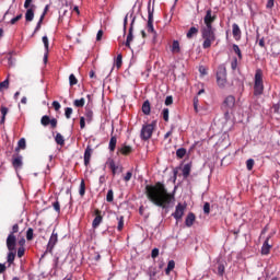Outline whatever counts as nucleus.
<instances>
[{"label":"nucleus","instance_id":"nucleus-1","mask_svg":"<svg viewBox=\"0 0 280 280\" xmlns=\"http://www.w3.org/2000/svg\"><path fill=\"white\" fill-rule=\"evenodd\" d=\"M144 194L149 202H152L155 207H160V209H167L176 200L174 194L167 191V187L161 182H156L154 185H147Z\"/></svg>","mask_w":280,"mask_h":280},{"label":"nucleus","instance_id":"nucleus-2","mask_svg":"<svg viewBox=\"0 0 280 280\" xmlns=\"http://www.w3.org/2000/svg\"><path fill=\"white\" fill-rule=\"evenodd\" d=\"M16 233H19V223H15L12 226V231L9 233L7 237V264L8 268H10L14 264V259H16Z\"/></svg>","mask_w":280,"mask_h":280},{"label":"nucleus","instance_id":"nucleus-3","mask_svg":"<svg viewBox=\"0 0 280 280\" xmlns=\"http://www.w3.org/2000/svg\"><path fill=\"white\" fill-rule=\"evenodd\" d=\"M201 36L203 38V49H209L215 43V28L201 27Z\"/></svg>","mask_w":280,"mask_h":280},{"label":"nucleus","instance_id":"nucleus-4","mask_svg":"<svg viewBox=\"0 0 280 280\" xmlns=\"http://www.w3.org/2000/svg\"><path fill=\"white\" fill-rule=\"evenodd\" d=\"M254 95H264V70L256 69L254 77Z\"/></svg>","mask_w":280,"mask_h":280},{"label":"nucleus","instance_id":"nucleus-5","mask_svg":"<svg viewBox=\"0 0 280 280\" xmlns=\"http://www.w3.org/2000/svg\"><path fill=\"white\" fill-rule=\"evenodd\" d=\"M147 32L152 34L153 43H156V31L154 30V9L148 7V23H147Z\"/></svg>","mask_w":280,"mask_h":280},{"label":"nucleus","instance_id":"nucleus-6","mask_svg":"<svg viewBox=\"0 0 280 280\" xmlns=\"http://www.w3.org/2000/svg\"><path fill=\"white\" fill-rule=\"evenodd\" d=\"M154 128H156V121L143 125L140 131V139L142 141H149V139H152V135L154 133Z\"/></svg>","mask_w":280,"mask_h":280},{"label":"nucleus","instance_id":"nucleus-7","mask_svg":"<svg viewBox=\"0 0 280 280\" xmlns=\"http://www.w3.org/2000/svg\"><path fill=\"white\" fill-rule=\"evenodd\" d=\"M222 110L225 113V115H229L233 108H235V96L229 95L225 97L221 105Z\"/></svg>","mask_w":280,"mask_h":280},{"label":"nucleus","instance_id":"nucleus-8","mask_svg":"<svg viewBox=\"0 0 280 280\" xmlns=\"http://www.w3.org/2000/svg\"><path fill=\"white\" fill-rule=\"evenodd\" d=\"M217 84L224 89L226 86V67L220 66L217 71Z\"/></svg>","mask_w":280,"mask_h":280},{"label":"nucleus","instance_id":"nucleus-9","mask_svg":"<svg viewBox=\"0 0 280 280\" xmlns=\"http://www.w3.org/2000/svg\"><path fill=\"white\" fill-rule=\"evenodd\" d=\"M106 165H108L113 176H117V174H121L124 172V166H121L120 164H116L115 160L113 159H108Z\"/></svg>","mask_w":280,"mask_h":280},{"label":"nucleus","instance_id":"nucleus-10","mask_svg":"<svg viewBox=\"0 0 280 280\" xmlns=\"http://www.w3.org/2000/svg\"><path fill=\"white\" fill-rule=\"evenodd\" d=\"M187 209L186 205L177 203L175 208V212L172 213V215L176 219V221L183 220V215H185V210Z\"/></svg>","mask_w":280,"mask_h":280},{"label":"nucleus","instance_id":"nucleus-11","mask_svg":"<svg viewBox=\"0 0 280 280\" xmlns=\"http://www.w3.org/2000/svg\"><path fill=\"white\" fill-rule=\"evenodd\" d=\"M40 124H42V126H45V127L50 126V128H52V130L58 128V119L49 118V116H47V115L42 117Z\"/></svg>","mask_w":280,"mask_h":280},{"label":"nucleus","instance_id":"nucleus-12","mask_svg":"<svg viewBox=\"0 0 280 280\" xmlns=\"http://www.w3.org/2000/svg\"><path fill=\"white\" fill-rule=\"evenodd\" d=\"M215 19L218 18L215 15H212V11L208 10L203 18V23L206 25L203 27L213 28V23H215Z\"/></svg>","mask_w":280,"mask_h":280},{"label":"nucleus","instance_id":"nucleus-13","mask_svg":"<svg viewBox=\"0 0 280 280\" xmlns=\"http://www.w3.org/2000/svg\"><path fill=\"white\" fill-rule=\"evenodd\" d=\"M56 244H58V233L54 230L47 244V253H54Z\"/></svg>","mask_w":280,"mask_h":280},{"label":"nucleus","instance_id":"nucleus-14","mask_svg":"<svg viewBox=\"0 0 280 280\" xmlns=\"http://www.w3.org/2000/svg\"><path fill=\"white\" fill-rule=\"evenodd\" d=\"M94 214H95V218L92 222V226L94 229H97V226H100L102 224L104 217H102V210H100V209L94 210Z\"/></svg>","mask_w":280,"mask_h":280},{"label":"nucleus","instance_id":"nucleus-15","mask_svg":"<svg viewBox=\"0 0 280 280\" xmlns=\"http://www.w3.org/2000/svg\"><path fill=\"white\" fill-rule=\"evenodd\" d=\"M272 237V235H269L261 247V255H270V250L272 249V244H270V238Z\"/></svg>","mask_w":280,"mask_h":280},{"label":"nucleus","instance_id":"nucleus-16","mask_svg":"<svg viewBox=\"0 0 280 280\" xmlns=\"http://www.w3.org/2000/svg\"><path fill=\"white\" fill-rule=\"evenodd\" d=\"M12 165L14 170H21L23 167V155L14 154L12 156Z\"/></svg>","mask_w":280,"mask_h":280},{"label":"nucleus","instance_id":"nucleus-17","mask_svg":"<svg viewBox=\"0 0 280 280\" xmlns=\"http://www.w3.org/2000/svg\"><path fill=\"white\" fill-rule=\"evenodd\" d=\"M135 30V19L132 20L130 27H129V33L127 35V39H126V47H128V49H130V44L132 43L135 36L132 35V32Z\"/></svg>","mask_w":280,"mask_h":280},{"label":"nucleus","instance_id":"nucleus-18","mask_svg":"<svg viewBox=\"0 0 280 280\" xmlns=\"http://www.w3.org/2000/svg\"><path fill=\"white\" fill-rule=\"evenodd\" d=\"M93 155V149L91 145H88L84 152V165L85 167H89L91 163V156Z\"/></svg>","mask_w":280,"mask_h":280},{"label":"nucleus","instance_id":"nucleus-19","mask_svg":"<svg viewBox=\"0 0 280 280\" xmlns=\"http://www.w3.org/2000/svg\"><path fill=\"white\" fill-rule=\"evenodd\" d=\"M232 34L235 40H240V38H242V30L240 28V25H237V23H234L232 25Z\"/></svg>","mask_w":280,"mask_h":280},{"label":"nucleus","instance_id":"nucleus-20","mask_svg":"<svg viewBox=\"0 0 280 280\" xmlns=\"http://www.w3.org/2000/svg\"><path fill=\"white\" fill-rule=\"evenodd\" d=\"M194 222H196V214L194 212H189L186 217L185 224L188 228L194 226Z\"/></svg>","mask_w":280,"mask_h":280},{"label":"nucleus","instance_id":"nucleus-21","mask_svg":"<svg viewBox=\"0 0 280 280\" xmlns=\"http://www.w3.org/2000/svg\"><path fill=\"white\" fill-rule=\"evenodd\" d=\"M118 152H120V154L124 156H128V154H132V147L124 144L120 149H118Z\"/></svg>","mask_w":280,"mask_h":280},{"label":"nucleus","instance_id":"nucleus-22","mask_svg":"<svg viewBox=\"0 0 280 280\" xmlns=\"http://www.w3.org/2000/svg\"><path fill=\"white\" fill-rule=\"evenodd\" d=\"M142 113L143 115H150L152 113V107L150 106V101H144L142 104Z\"/></svg>","mask_w":280,"mask_h":280},{"label":"nucleus","instance_id":"nucleus-23","mask_svg":"<svg viewBox=\"0 0 280 280\" xmlns=\"http://www.w3.org/2000/svg\"><path fill=\"white\" fill-rule=\"evenodd\" d=\"M25 21L27 23H32V21H34V8H30V9L26 10Z\"/></svg>","mask_w":280,"mask_h":280},{"label":"nucleus","instance_id":"nucleus-24","mask_svg":"<svg viewBox=\"0 0 280 280\" xmlns=\"http://www.w3.org/2000/svg\"><path fill=\"white\" fill-rule=\"evenodd\" d=\"M47 14V7L45 8V11L43 12V14L39 18V21L37 22V25L35 27L34 34H36V32H38L43 25V21H45V15Z\"/></svg>","mask_w":280,"mask_h":280},{"label":"nucleus","instance_id":"nucleus-25","mask_svg":"<svg viewBox=\"0 0 280 280\" xmlns=\"http://www.w3.org/2000/svg\"><path fill=\"white\" fill-rule=\"evenodd\" d=\"M171 51L172 54H180V43H178V40H173Z\"/></svg>","mask_w":280,"mask_h":280},{"label":"nucleus","instance_id":"nucleus-26","mask_svg":"<svg viewBox=\"0 0 280 280\" xmlns=\"http://www.w3.org/2000/svg\"><path fill=\"white\" fill-rule=\"evenodd\" d=\"M156 275H159V270H156V267H149L148 276L150 277V280L156 279Z\"/></svg>","mask_w":280,"mask_h":280},{"label":"nucleus","instance_id":"nucleus-27","mask_svg":"<svg viewBox=\"0 0 280 280\" xmlns=\"http://www.w3.org/2000/svg\"><path fill=\"white\" fill-rule=\"evenodd\" d=\"M0 113H1V115H2V116H1V119H0V124H1V126H3V124H5V115H8V113H9L8 107L1 106Z\"/></svg>","mask_w":280,"mask_h":280},{"label":"nucleus","instance_id":"nucleus-28","mask_svg":"<svg viewBox=\"0 0 280 280\" xmlns=\"http://www.w3.org/2000/svg\"><path fill=\"white\" fill-rule=\"evenodd\" d=\"M187 38L191 39L194 36H198V28L196 26H191L186 34Z\"/></svg>","mask_w":280,"mask_h":280},{"label":"nucleus","instance_id":"nucleus-29","mask_svg":"<svg viewBox=\"0 0 280 280\" xmlns=\"http://www.w3.org/2000/svg\"><path fill=\"white\" fill-rule=\"evenodd\" d=\"M189 174H191V164H185L184 167H183L184 178H188Z\"/></svg>","mask_w":280,"mask_h":280},{"label":"nucleus","instance_id":"nucleus-30","mask_svg":"<svg viewBox=\"0 0 280 280\" xmlns=\"http://www.w3.org/2000/svg\"><path fill=\"white\" fill-rule=\"evenodd\" d=\"M85 118L88 124H91V121H93V109L89 107L85 108Z\"/></svg>","mask_w":280,"mask_h":280},{"label":"nucleus","instance_id":"nucleus-31","mask_svg":"<svg viewBox=\"0 0 280 280\" xmlns=\"http://www.w3.org/2000/svg\"><path fill=\"white\" fill-rule=\"evenodd\" d=\"M174 268H176V262L174 260H170L165 269V275H170Z\"/></svg>","mask_w":280,"mask_h":280},{"label":"nucleus","instance_id":"nucleus-32","mask_svg":"<svg viewBox=\"0 0 280 280\" xmlns=\"http://www.w3.org/2000/svg\"><path fill=\"white\" fill-rule=\"evenodd\" d=\"M25 148H26L25 138H22L18 142V148L15 149V152H20V150H25Z\"/></svg>","mask_w":280,"mask_h":280},{"label":"nucleus","instance_id":"nucleus-33","mask_svg":"<svg viewBox=\"0 0 280 280\" xmlns=\"http://www.w3.org/2000/svg\"><path fill=\"white\" fill-rule=\"evenodd\" d=\"M186 154H187V149H185V148H179L176 151L177 159H185Z\"/></svg>","mask_w":280,"mask_h":280},{"label":"nucleus","instance_id":"nucleus-34","mask_svg":"<svg viewBox=\"0 0 280 280\" xmlns=\"http://www.w3.org/2000/svg\"><path fill=\"white\" fill-rule=\"evenodd\" d=\"M85 103L86 101L84 98L74 100L73 106H75V108H84Z\"/></svg>","mask_w":280,"mask_h":280},{"label":"nucleus","instance_id":"nucleus-35","mask_svg":"<svg viewBox=\"0 0 280 280\" xmlns=\"http://www.w3.org/2000/svg\"><path fill=\"white\" fill-rule=\"evenodd\" d=\"M117 148V137L112 136L109 140V150L113 152Z\"/></svg>","mask_w":280,"mask_h":280},{"label":"nucleus","instance_id":"nucleus-36","mask_svg":"<svg viewBox=\"0 0 280 280\" xmlns=\"http://www.w3.org/2000/svg\"><path fill=\"white\" fill-rule=\"evenodd\" d=\"M55 141L57 145H65V137H62L60 133L56 135Z\"/></svg>","mask_w":280,"mask_h":280},{"label":"nucleus","instance_id":"nucleus-37","mask_svg":"<svg viewBox=\"0 0 280 280\" xmlns=\"http://www.w3.org/2000/svg\"><path fill=\"white\" fill-rule=\"evenodd\" d=\"M122 60H124V56H121V54L117 55L115 60V65L117 69H121Z\"/></svg>","mask_w":280,"mask_h":280},{"label":"nucleus","instance_id":"nucleus-38","mask_svg":"<svg viewBox=\"0 0 280 280\" xmlns=\"http://www.w3.org/2000/svg\"><path fill=\"white\" fill-rule=\"evenodd\" d=\"M114 200H115V192L113 191V189H109L106 195V201L113 202Z\"/></svg>","mask_w":280,"mask_h":280},{"label":"nucleus","instance_id":"nucleus-39","mask_svg":"<svg viewBox=\"0 0 280 280\" xmlns=\"http://www.w3.org/2000/svg\"><path fill=\"white\" fill-rule=\"evenodd\" d=\"M26 240L27 242H32L34 240V229L28 228L26 231Z\"/></svg>","mask_w":280,"mask_h":280},{"label":"nucleus","instance_id":"nucleus-40","mask_svg":"<svg viewBox=\"0 0 280 280\" xmlns=\"http://www.w3.org/2000/svg\"><path fill=\"white\" fill-rule=\"evenodd\" d=\"M16 255H18L19 259L24 257L25 256V247L19 246V248L16 249L15 257H16Z\"/></svg>","mask_w":280,"mask_h":280},{"label":"nucleus","instance_id":"nucleus-41","mask_svg":"<svg viewBox=\"0 0 280 280\" xmlns=\"http://www.w3.org/2000/svg\"><path fill=\"white\" fill-rule=\"evenodd\" d=\"M79 194L80 196H84V194H86V184L84 183V179L81 180Z\"/></svg>","mask_w":280,"mask_h":280},{"label":"nucleus","instance_id":"nucleus-42","mask_svg":"<svg viewBox=\"0 0 280 280\" xmlns=\"http://www.w3.org/2000/svg\"><path fill=\"white\" fill-rule=\"evenodd\" d=\"M233 51L237 55L238 60H242V50L240 49V46H237V44L233 45Z\"/></svg>","mask_w":280,"mask_h":280},{"label":"nucleus","instance_id":"nucleus-43","mask_svg":"<svg viewBox=\"0 0 280 280\" xmlns=\"http://www.w3.org/2000/svg\"><path fill=\"white\" fill-rule=\"evenodd\" d=\"M246 167H247L248 172H252L253 167H255V160H253V159L247 160Z\"/></svg>","mask_w":280,"mask_h":280},{"label":"nucleus","instance_id":"nucleus-44","mask_svg":"<svg viewBox=\"0 0 280 280\" xmlns=\"http://www.w3.org/2000/svg\"><path fill=\"white\" fill-rule=\"evenodd\" d=\"M69 83H70V86H75V84H78V78H75V74L69 75Z\"/></svg>","mask_w":280,"mask_h":280},{"label":"nucleus","instance_id":"nucleus-45","mask_svg":"<svg viewBox=\"0 0 280 280\" xmlns=\"http://www.w3.org/2000/svg\"><path fill=\"white\" fill-rule=\"evenodd\" d=\"M224 271H225V267H224V265L223 264H219L218 265V275H219V277H224Z\"/></svg>","mask_w":280,"mask_h":280},{"label":"nucleus","instance_id":"nucleus-46","mask_svg":"<svg viewBox=\"0 0 280 280\" xmlns=\"http://www.w3.org/2000/svg\"><path fill=\"white\" fill-rule=\"evenodd\" d=\"M162 116H163L164 121H170V109L168 108H164L162 110Z\"/></svg>","mask_w":280,"mask_h":280},{"label":"nucleus","instance_id":"nucleus-47","mask_svg":"<svg viewBox=\"0 0 280 280\" xmlns=\"http://www.w3.org/2000/svg\"><path fill=\"white\" fill-rule=\"evenodd\" d=\"M23 19V14L20 13L19 15H16L15 18L11 19L10 24L11 25H15L16 23H19V21H21Z\"/></svg>","mask_w":280,"mask_h":280},{"label":"nucleus","instance_id":"nucleus-48","mask_svg":"<svg viewBox=\"0 0 280 280\" xmlns=\"http://www.w3.org/2000/svg\"><path fill=\"white\" fill-rule=\"evenodd\" d=\"M71 115H73V108L66 107L65 108V117H66V119H69L71 117Z\"/></svg>","mask_w":280,"mask_h":280},{"label":"nucleus","instance_id":"nucleus-49","mask_svg":"<svg viewBox=\"0 0 280 280\" xmlns=\"http://www.w3.org/2000/svg\"><path fill=\"white\" fill-rule=\"evenodd\" d=\"M42 40L44 43L45 51H49V38L47 36H43Z\"/></svg>","mask_w":280,"mask_h":280},{"label":"nucleus","instance_id":"nucleus-50","mask_svg":"<svg viewBox=\"0 0 280 280\" xmlns=\"http://www.w3.org/2000/svg\"><path fill=\"white\" fill-rule=\"evenodd\" d=\"M118 220V225H117V231H124V217L117 218Z\"/></svg>","mask_w":280,"mask_h":280},{"label":"nucleus","instance_id":"nucleus-51","mask_svg":"<svg viewBox=\"0 0 280 280\" xmlns=\"http://www.w3.org/2000/svg\"><path fill=\"white\" fill-rule=\"evenodd\" d=\"M203 213H206V215H209L211 213V205L209 202H206L203 205Z\"/></svg>","mask_w":280,"mask_h":280},{"label":"nucleus","instance_id":"nucleus-52","mask_svg":"<svg viewBox=\"0 0 280 280\" xmlns=\"http://www.w3.org/2000/svg\"><path fill=\"white\" fill-rule=\"evenodd\" d=\"M10 80L5 79L4 81L0 82V91L3 89H9Z\"/></svg>","mask_w":280,"mask_h":280},{"label":"nucleus","instance_id":"nucleus-53","mask_svg":"<svg viewBox=\"0 0 280 280\" xmlns=\"http://www.w3.org/2000/svg\"><path fill=\"white\" fill-rule=\"evenodd\" d=\"M52 208L55 209L56 213H60V201H58V199L52 202Z\"/></svg>","mask_w":280,"mask_h":280},{"label":"nucleus","instance_id":"nucleus-54","mask_svg":"<svg viewBox=\"0 0 280 280\" xmlns=\"http://www.w3.org/2000/svg\"><path fill=\"white\" fill-rule=\"evenodd\" d=\"M80 128L84 130L86 128V119L82 116L80 117Z\"/></svg>","mask_w":280,"mask_h":280},{"label":"nucleus","instance_id":"nucleus-55","mask_svg":"<svg viewBox=\"0 0 280 280\" xmlns=\"http://www.w3.org/2000/svg\"><path fill=\"white\" fill-rule=\"evenodd\" d=\"M172 104H174V97L166 96V98H165V106H172Z\"/></svg>","mask_w":280,"mask_h":280},{"label":"nucleus","instance_id":"nucleus-56","mask_svg":"<svg viewBox=\"0 0 280 280\" xmlns=\"http://www.w3.org/2000/svg\"><path fill=\"white\" fill-rule=\"evenodd\" d=\"M131 178H132V172L129 171L126 173L124 180H125V183H128V182H130Z\"/></svg>","mask_w":280,"mask_h":280},{"label":"nucleus","instance_id":"nucleus-57","mask_svg":"<svg viewBox=\"0 0 280 280\" xmlns=\"http://www.w3.org/2000/svg\"><path fill=\"white\" fill-rule=\"evenodd\" d=\"M152 259H156L159 257V248H153L151 252Z\"/></svg>","mask_w":280,"mask_h":280},{"label":"nucleus","instance_id":"nucleus-58","mask_svg":"<svg viewBox=\"0 0 280 280\" xmlns=\"http://www.w3.org/2000/svg\"><path fill=\"white\" fill-rule=\"evenodd\" d=\"M194 108H195V112L198 113V104H199V100H198V96H195L194 100Z\"/></svg>","mask_w":280,"mask_h":280},{"label":"nucleus","instance_id":"nucleus-59","mask_svg":"<svg viewBox=\"0 0 280 280\" xmlns=\"http://www.w3.org/2000/svg\"><path fill=\"white\" fill-rule=\"evenodd\" d=\"M231 69L232 71H235L237 69V58H234L231 62Z\"/></svg>","mask_w":280,"mask_h":280},{"label":"nucleus","instance_id":"nucleus-60","mask_svg":"<svg viewBox=\"0 0 280 280\" xmlns=\"http://www.w3.org/2000/svg\"><path fill=\"white\" fill-rule=\"evenodd\" d=\"M266 8L268 10H271V8H275V0H268L267 4H266Z\"/></svg>","mask_w":280,"mask_h":280},{"label":"nucleus","instance_id":"nucleus-61","mask_svg":"<svg viewBox=\"0 0 280 280\" xmlns=\"http://www.w3.org/2000/svg\"><path fill=\"white\" fill-rule=\"evenodd\" d=\"M8 62H9V67H14V58H12V55H8Z\"/></svg>","mask_w":280,"mask_h":280},{"label":"nucleus","instance_id":"nucleus-62","mask_svg":"<svg viewBox=\"0 0 280 280\" xmlns=\"http://www.w3.org/2000/svg\"><path fill=\"white\" fill-rule=\"evenodd\" d=\"M52 107L55 108V110H60L61 108L60 103L58 101L52 102Z\"/></svg>","mask_w":280,"mask_h":280},{"label":"nucleus","instance_id":"nucleus-63","mask_svg":"<svg viewBox=\"0 0 280 280\" xmlns=\"http://www.w3.org/2000/svg\"><path fill=\"white\" fill-rule=\"evenodd\" d=\"M104 36V31L100 30L96 34V40H102V37Z\"/></svg>","mask_w":280,"mask_h":280},{"label":"nucleus","instance_id":"nucleus-64","mask_svg":"<svg viewBox=\"0 0 280 280\" xmlns=\"http://www.w3.org/2000/svg\"><path fill=\"white\" fill-rule=\"evenodd\" d=\"M32 1H34V0H25V2H24L25 10H30V5H32Z\"/></svg>","mask_w":280,"mask_h":280}]
</instances>
